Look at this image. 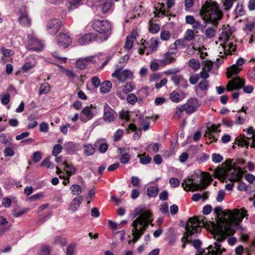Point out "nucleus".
Instances as JSON below:
<instances>
[{"instance_id": "f257e3e1", "label": "nucleus", "mask_w": 255, "mask_h": 255, "mask_svg": "<svg viewBox=\"0 0 255 255\" xmlns=\"http://www.w3.org/2000/svg\"><path fill=\"white\" fill-rule=\"evenodd\" d=\"M213 212L219 220L216 231L220 240H225L227 236L233 235L237 226L247 216V212L244 208L224 211L221 207L217 206Z\"/></svg>"}, {"instance_id": "f03ea898", "label": "nucleus", "mask_w": 255, "mask_h": 255, "mask_svg": "<svg viewBox=\"0 0 255 255\" xmlns=\"http://www.w3.org/2000/svg\"><path fill=\"white\" fill-rule=\"evenodd\" d=\"M134 213V217L138 216L131 224L133 228L131 231L133 236L132 241L135 243L143 234L148 225L150 224L153 226L152 222L153 219L151 212L148 210H145L141 207L135 208Z\"/></svg>"}, {"instance_id": "7ed1b4c3", "label": "nucleus", "mask_w": 255, "mask_h": 255, "mask_svg": "<svg viewBox=\"0 0 255 255\" xmlns=\"http://www.w3.org/2000/svg\"><path fill=\"white\" fill-rule=\"evenodd\" d=\"M200 15L204 22H209L217 25L223 17V13L218 4L212 0H207L200 10Z\"/></svg>"}, {"instance_id": "20e7f679", "label": "nucleus", "mask_w": 255, "mask_h": 255, "mask_svg": "<svg viewBox=\"0 0 255 255\" xmlns=\"http://www.w3.org/2000/svg\"><path fill=\"white\" fill-rule=\"evenodd\" d=\"M233 32V28L229 25L223 27V30L219 37V40L224 42L221 44L222 47L220 50L219 56V58L216 60V64L220 65L223 63L224 58L226 55H231L234 53L236 49V45L232 42L228 43V41L231 37Z\"/></svg>"}, {"instance_id": "39448f33", "label": "nucleus", "mask_w": 255, "mask_h": 255, "mask_svg": "<svg viewBox=\"0 0 255 255\" xmlns=\"http://www.w3.org/2000/svg\"><path fill=\"white\" fill-rule=\"evenodd\" d=\"M206 226L207 220L204 217H195L189 218L185 227L186 233L182 238V248H185L186 242L191 241L192 239L190 237L192 236L199 233L202 228Z\"/></svg>"}, {"instance_id": "423d86ee", "label": "nucleus", "mask_w": 255, "mask_h": 255, "mask_svg": "<svg viewBox=\"0 0 255 255\" xmlns=\"http://www.w3.org/2000/svg\"><path fill=\"white\" fill-rule=\"evenodd\" d=\"M92 27L98 32V36L100 42L107 40L111 33V24L106 20L95 19L92 22Z\"/></svg>"}, {"instance_id": "0eeeda50", "label": "nucleus", "mask_w": 255, "mask_h": 255, "mask_svg": "<svg viewBox=\"0 0 255 255\" xmlns=\"http://www.w3.org/2000/svg\"><path fill=\"white\" fill-rule=\"evenodd\" d=\"M203 181L201 184L193 183V181L189 178L185 179L182 183V187L186 191H192L201 190L205 189L208 186V182H210L212 180V178L210 174L207 172H203Z\"/></svg>"}, {"instance_id": "6e6552de", "label": "nucleus", "mask_w": 255, "mask_h": 255, "mask_svg": "<svg viewBox=\"0 0 255 255\" xmlns=\"http://www.w3.org/2000/svg\"><path fill=\"white\" fill-rule=\"evenodd\" d=\"M217 242L214 243V247L209 246L208 248L204 249L199 252V254L196 255H221L223 252H225L224 248L221 249L220 242L224 240H220V236L217 235Z\"/></svg>"}, {"instance_id": "1a4fd4ad", "label": "nucleus", "mask_w": 255, "mask_h": 255, "mask_svg": "<svg viewBox=\"0 0 255 255\" xmlns=\"http://www.w3.org/2000/svg\"><path fill=\"white\" fill-rule=\"evenodd\" d=\"M141 47L138 49V53L140 55L144 53V50L148 48L152 51L156 50L159 44L158 39L157 38H151L150 41H146L145 40H141Z\"/></svg>"}, {"instance_id": "9d476101", "label": "nucleus", "mask_w": 255, "mask_h": 255, "mask_svg": "<svg viewBox=\"0 0 255 255\" xmlns=\"http://www.w3.org/2000/svg\"><path fill=\"white\" fill-rule=\"evenodd\" d=\"M27 47L30 50L41 51L43 48V44L42 41L36 37L28 36Z\"/></svg>"}, {"instance_id": "9b49d317", "label": "nucleus", "mask_w": 255, "mask_h": 255, "mask_svg": "<svg viewBox=\"0 0 255 255\" xmlns=\"http://www.w3.org/2000/svg\"><path fill=\"white\" fill-rule=\"evenodd\" d=\"M59 47L65 48L68 47L72 42L71 38L66 33H60L55 39Z\"/></svg>"}, {"instance_id": "f8f14e48", "label": "nucleus", "mask_w": 255, "mask_h": 255, "mask_svg": "<svg viewBox=\"0 0 255 255\" xmlns=\"http://www.w3.org/2000/svg\"><path fill=\"white\" fill-rule=\"evenodd\" d=\"M244 63V60L242 58L238 59L236 63L232 65L231 67L228 68L227 77L228 79H231L234 76H236L241 71L242 68L240 66Z\"/></svg>"}, {"instance_id": "ddd939ff", "label": "nucleus", "mask_w": 255, "mask_h": 255, "mask_svg": "<svg viewBox=\"0 0 255 255\" xmlns=\"http://www.w3.org/2000/svg\"><path fill=\"white\" fill-rule=\"evenodd\" d=\"M201 105L200 102L197 98H190L184 104L186 113L190 114L196 111Z\"/></svg>"}, {"instance_id": "4468645a", "label": "nucleus", "mask_w": 255, "mask_h": 255, "mask_svg": "<svg viewBox=\"0 0 255 255\" xmlns=\"http://www.w3.org/2000/svg\"><path fill=\"white\" fill-rule=\"evenodd\" d=\"M93 41H97L98 42H100L99 40L98 34L91 32L82 35L78 39V43L81 45H84L88 44Z\"/></svg>"}, {"instance_id": "2eb2a0df", "label": "nucleus", "mask_w": 255, "mask_h": 255, "mask_svg": "<svg viewBox=\"0 0 255 255\" xmlns=\"http://www.w3.org/2000/svg\"><path fill=\"white\" fill-rule=\"evenodd\" d=\"M62 25L60 19L54 18L50 20L47 24V32L51 35L56 34L60 29Z\"/></svg>"}, {"instance_id": "dca6fc26", "label": "nucleus", "mask_w": 255, "mask_h": 255, "mask_svg": "<svg viewBox=\"0 0 255 255\" xmlns=\"http://www.w3.org/2000/svg\"><path fill=\"white\" fill-rule=\"evenodd\" d=\"M113 77H116L120 82H124L128 79H131L133 77L132 73L128 69L121 71L117 70L112 74Z\"/></svg>"}, {"instance_id": "f3484780", "label": "nucleus", "mask_w": 255, "mask_h": 255, "mask_svg": "<svg viewBox=\"0 0 255 255\" xmlns=\"http://www.w3.org/2000/svg\"><path fill=\"white\" fill-rule=\"evenodd\" d=\"M95 109L96 107L93 105L85 107L82 110V114L85 116V118L80 117L81 121L83 122H86L92 119L96 115L95 112L93 110Z\"/></svg>"}, {"instance_id": "a211bd4d", "label": "nucleus", "mask_w": 255, "mask_h": 255, "mask_svg": "<svg viewBox=\"0 0 255 255\" xmlns=\"http://www.w3.org/2000/svg\"><path fill=\"white\" fill-rule=\"evenodd\" d=\"M245 84V82L243 79L240 78L239 77H236L229 81L227 89L228 91H230L233 89H240Z\"/></svg>"}, {"instance_id": "6ab92c4d", "label": "nucleus", "mask_w": 255, "mask_h": 255, "mask_svg": "<svg viewBox=\"0 0 255 255\" xmlns=\"http://www.w3.org/2000/svg\"><path fill=\"white\" fill-rule=\"evenodd\" d=\"M218 128L219 126H216L214 124L212 125L210 127H207L204 136L208 137L209 139H213V140L216 141L218 139L215 134H218V132H220V130L218 129Z\"/></svg>"}, {"instance_id": "aec40b11", "label": "nucleus", "mask_w": 255, "mask_h": 255, "mask_svg": "<svg viewBox=\"0 0 255 255\" xmlns=\"http://www.w3.org/2000/svg\"><path fill=\"white\" fill-rule=\"evenodd\" d=\"M114 113L113 109L108 104L106 103L104 107L103 119L104 121L108 123L113 122L115 119Z\"/></svg>"}, {"instance_id": "412c9836", "label": "nucleus", "mask_w": 255, "mask_h": 255, "mask_svg": "<svg viewBox=\"0 0 255 255\" xmlns=\"http://www.w3.org/2000/svg\"><path fill=\"white\" fill-rule=\"evenodd\" d=\"M20 15L18 18V21L20 24L23 26H28L31 24V19L28 16L27 12L25 8H22L19 10Z\"/></svg>"}, {"instance_id": "4be33fe9", "label": "nucleus", "mask_w": 255, "mask_h": 255, "mask_svg": "<svg viewBox=\"0 0 255 255\" xmlns=\"http://www.w3.org/2000/svg\"><path fill=\"white\" fill-rule=\"evenodd\" d=\"M171 80L175 86L186 88L187 86V82L181 75L173 74L171 77Z\"/></svg>"}, {"instance_id": "5701e85b", "label": "nucleus", "mask_w": 255, "mask_h": 255, "mask_svg": "<svg viewBox=\"0 0 255 255\" xmlns=\"http://www.w3.org/2000/svg\"><path fill=\"white\" fill-rule=\"evenodd\" d=\"M243 171L241 167H238L234 169V170L230 174L229 180L232 182L238 181L243 177Z\"/></svg>"}, {"instance_id": "b1692460", "label": "nucleus", "mask_w": 255, "mask_h": 255, "mask_svg": "<svg viewBox=\"0 0 255 255\" xmlns=\"http://www.w3.org/2000/svg\"><path fill=\"white\" fill-rule=\"evenodd\" d=\"M119 0H103L101 3V10L103 13H106L111 11L113 8L114 1Z\"/></svg>"}, {"instance_id": "393cba45", "label": "nucleus", "mask_w": 255, "mask_h": 255, "mask_svg": "<svg viewBox=\"0 0 255 255\" xmlns=\"http://www.w3.org/2000/svg\"><path fill=\"white\" fill-rule=\"evenodd\" d=\"M93 58L94 56H91L85 58L79 59L76 61V66L80 69H84L92 61Z\"/></svg>"}, {"instance_id": "a878e982", "label": "nucleus", "mask_w": 255, "mask_h": 255, "mask_svg": "<svg viewBox=\"0 0 255 255\" xmlns=\"http://www.w3.org/2000/svg\"><path fill=\"white\" fill-rule=\"evenodd\" d=\"M154 13L155 14V16L159 17L160 15H166L165 7L163 3H158L156 6H154Z\"/></svg>"}, {"instance_id": "bb28decb", "label": "nucleus", "mask_w": 255, "mask_h": 255, "mask_svg": "<svg viewBox=\"0 0 255 255\" xmlns=\"http://www.w3.org/2000/svg\"><path fill=\"white\" fill-rule=\"evenodd\" d=\"M176 54V52H167L164 54L162 63L165 65L169 64L175 60L173 55Z\"/></svg>"}, {"instance_id": "cd10ccee", "label": "nucleus", "mask_w": 255, "mask_h": 255, "mask_svg": "<svg viewBox=\"0 0 255 255\" xmlns=\"http://www.w3.org/2000/svg\"><path fill=\"white\" fill-rule=\"evenodd\" d=\"M82 201V197L78 196L74 198L70 204V209L74 212L79 207L81 202Z\"/></svg>"}, {"instance_id": "c85d7f7f", "label": "nucleus", "mask_w": 255, "mask_h": 255, "mask_svg": "<svg viewBox=\"0 0 255 255\" xmlns=\"http://www.w3.org/2000/svg\"><path fill=\"white\" fill-rule=\"evenodd\" d=\"M64 170L68 176H71L76 173L77 169L72 165L68 164L66 162H63Z\"/></svg>"}, {"instance_id": "c756f323", "label": "nucleus", "mask_w": 255, "mask_h": 255, "mask_svg": "<svg viewBox=\"0 0 255 255\" xmlns=\"http://www.w3.org/2000/svg\"><path fill=\"white\" fill-rule=\"evenodd\" d=\"M64 149L68 153H71L77 149V145L73 142L69 141L64 144Z\"/></svg>"}, {"instance_id": "7c9ffc66", "label": "nucleus", "mask_w": 255, "mask_h": 255, "mask_svg": "<svg viewBox=\"0 0 255 255\" xmlns=\"http://www.w3.org/2000/svg\"><path fill=\"white\" fill-rule=\"evenodd\" d=\"M139 125L142 127L144 131L148 130L150 127L149 118L140 117L139 119Z\"/></svg>"}, {"instance_id": "2f4dec72", "label": "nucleus", "mask_w": 255, "mask_h": 255, "mask_svg": "<svg viewBox=\"0 0 255 255\" xmlns=\"http://www.w3.org/2000/svg\"><path fill=\"white\" fill-rule=\"evenodd\" d=\"M112 87V83L108 81H105L101 84L100 92L103 94L109 92Z\"/></svg>"}, {"instance_id": "473e14b6", "label": "nucleus", "mask_w": 255, "mask_h": 255, "mask_svg": "<svg viewBox=\"0 0 255 255\" xmlns=\"http://www.w3.org/2000/svg\"><path fill=\"white\" fill-rule=\"evenodd\" d=\"M196 88H199L201 91L204 92V94L206 93V91H207L209 88V82L207 80H203L201 81L199 84L197 85Z\"/></svg>"}, {"instance_id": "72a5a7b5", "label": "nucleus", "mask_w": 255, "mask_h": 255, "mask_svg": "<svg viewBox=\"0 0 255 255\" xmlns=\"http://www.w3.org/2000/svg\"><path fill=\"white\" fill-rule=\"evenodd\" d=\"M169 98L172 102L175 103H179L182 100L180 94L176 91H173L170 94Z\"/></svg>"}, {"instance_id": "f704fd0d", "label": "nucleus", "mask_w": 255, "mask_h": 255, "mask_svg": "<svg viewBox=\"0 0 255 255\" xmlns=\"http://www.w3.org/2000/svg\"><path fill=\"white\" fill-rule=\"evenodd\" d=\"M137 157L140 158L139 161L142 164H147L151 161V158L148 155H146L145 153L138 154Z\"/></svg>"}, {"instance_id": "c9c22d12", "label": "nucleus", "mask_w": 255, "mask_h": 255, "mask_svg": "<svg viewBox=\"0 0 255 255\" xmlns=\"http://www.w3.org/2000/svg\"><path fill=\"white\" fill-rule=\"evenodd\" d=\"M84 152L87 156H90L95 153V148L90 144H86L84 146Z\"/></svg>"}, {"instance_id": "e433bc0d", "label": "nucleus", "mask_w": 255, "mask_h": 255, "mask_svg": "<svg viewBox=\"0 0 255 255\" xmlns=\"http://www.w3.org/2000/svg\"><path fill=\"white\" fill-rule=\"evenodd\" d=\"M158 188L156 186L149 187L147 190V194L150 197H155L158 192Z\"/></svg>"}, {"instance_id": "4c0bfd02", "label": "nucleus", "mask_w": 255, "mask_h": 255, "mask_svg": "<svg viewBox=\"0 0 255 255\" xmlns=\"http://www.w3.org/2000/svg\"><path fill=\"white\" fill-rule=\"evenodd\" d=\"M50 90L49 84L47 82H44L41 84L39 88V94L42 95L47 94Z\"/></svg>"}, {"instance_id": "58836bf2", "label": "nucleus", "mask_w": 255, "mask_h": 255, "mask_svg": "<svg viewBox=\"0 0 255 255\" xmlns=\"http://www.w3.org/2000/svg\"><path fill=\"white\" fill-rule=\"evenodd\" d=\"M195 38V33L193 30L188 29L184 35V39L186 41H191Z\"/></svg>"}, {"instance_id": "ea45409f", "label": "nucleus", "mask_w": 255, "mask_h": 255, "mask_svg": "<svg viewBox=\"0 0 255 255\" xmlns=\"http://www.w3.org/2000/svg\"><path fill=\"white\" fill-rule=\"evenodd\" d=\"M189 66L194 70H197L200 68V64L198 60L195 59H190L188 62Z\"/></svg>"}, {"instance_id": "a19ab883", "label": "nucleus", "mask_w": 255, "mask_h": 255, "mask_svg": "<svg viewBox=\"0 0 255 255\" xmlns=\"http://www.w3.org/2000/svg\"><path fill=\"white\" fill-rule=\"evenodd\" d=\"M70 190L74 195H78L82 192L81 186L77 184H73L70 187Z\"/></svg>"}, {"instance_id": "79ce46f5", "label": "nucleus", "mask_w": 255, "mask_h": 255, "mask_svg": "<svg viewBox=\"0 0 255 255\" xmlns=\"http://www.w3.org/2000/svg\"><path fill=\"white\" fill-rule=\"evenodd\" d=\"M216 30L212 27H208L205 30V35L207 38H212L215 35Z\"/></svg>"}, {"instance_id": "37998d69", "label": "nucleus", "mask_w": 255, "mask_h": 255, "mask_svg": "<svg viewBox=\"0 0 255 255\" xmlns=\"http://www.w3.org/2000/svg\"><path fill=\"white\" fill-rule=\"evenodd\" d=\"M234 123L236 125H243L246 123V118L242 117L240 114L238 113L235 116Z\"/></svg>"}, {"instance_id": "c03bdc74", "label": "nucleus", "mask_w": 255, "mask_h": 255, "mask_svg": "<svg viewBox=\"0 0 255 255\" xmlns=\"http://www.w3.org/2000/svg\"><path fill=\"white\" fill-rule=\"evenodd\" d=\"M175 42L178 49H182L187 45L186 40L184 38L178 39Z\"/></svg>"}, {"instance_id": "a18cd8bd", "label": "nucleus", "mask_w": 255, "mask_h": 255, "mask_svg": "<svg viewBox=\"0 0 255 255\" xmlns=\"http://www.w3.org/2000/svg\"><path fill=\"white\" fill-rule=\"evenodd\" d=\"M133 84L131 82L127 83L123 88V91L124 93L127 94L133 90Z\"/></svg>"}, {"instance_id": "49530a36", "label": "nucleus", "mask_w": 255, "mask_h": 255, "mask_svg": "<svg viewBox=\"0 0 255 255\" xmlns=\"http://www.w3.org/2000/svg\"><path fill=\"white\" fill-rule=\"evenodd\" d=\"M102 140H99L97 141V143H99V151L102 153H105L106 152V151L108 149V144L107 143L104 142H101Z\"/></svg>"}, {"instance_id": "de8ad7c7", "label": "nucleus", "mask_w": 255, "mask_h": 255, "mask_svg": "<svg viewBox=\"0 0 255 255\" xmlns=\"http://www.w3.org/2000/svg\"><path fill=\"white\" fill-rule=\"evenodd\" d=\"M193 0H185L184 6L185 10L187 11H190L192 10V8L194 5Z\"/></svg>"}, {"instance_id": "09e8293b", "label": "nucleus", "mask_w": 255, "mask_h": 255, "mask_svg": "<svg viewBox=\"0 0 255 255\" xmlns=\"http://www.w3.org/2000/svg\"><path fill=\"white\" fill-rule=\"evenodd\" d=\"M234 0H224L223 1V4L224 7V9L225 10H230L233 4Z\"/></svg>"}, {"instance_id": "8fccbe9b", "label": "nucleus", "mask_w": 255, "mask_h": 255, "mask_svg": "<svg viewBox=\"0 0 255 255\" xmlns=\"http://www.w3.org/2000/svg\"><path fill=\"white\" fill-rule=\"evenodd\" d=\"M128 103L131 105H134L137 101V97L133 94H129L127 97Z\"/></svg>"}, {"instance_id": "3c124183", "label": "nucleus", "mask_w": 255, "mask_h": 255, "mask_svg": "<svg viewBox=\"0 0 255 255\" xmlns=\"http://www.w3.org/2000/svg\"><path fill=\"white\" fill-rule=\"evenodd\" d=\"M62 149V147L60 144H57L55 145L53 148L52 155L54 156H57L61 152Z\"/></svg>"}, {"instance_id": "603ef678", "label": "nucleus", "mask_w": 255, "mask_h": 255, "mask_svg": "<svg viewBox=\"0 0 255 255\" xmlns=\"http://www.w3.org/2000/svg\"><path fill=\"white\" fill-rule=\"evenodd\" d=\"M133 40L131 37H127L125 42V48L127 50H130L133 46Z\"/></svg>"}, {"instance_id": "864d4df0", "label": "nucleus", "mask_w": 255, "mask_h": 255, "mask_svg": "<svg viewBox=\"0 0 255 255\" xmlns=\"http://www.w3.org/2000/svg\"><path fill=\"white\" fill-rule=\"evenodd\" d=\"M212 160L214 163H220L223 160V157L219 153H213Z\"/></svg>"}, {"instance_id": "5fc2aeb1", "label": "nucleus", "mask_w": 255, "mask_h": 255, "mask_svg": "<svg viewBox=\"0 0 255 255\" xmlns=\"http://www.w3.org/2000/svg\"><path fill=\"white\" fill-rule=\"evenodd\" d=\"M235 12L238 15H242L244 14L243 6L242 3L238 2L237 4Z\"/></svg>"}, {"instance_id": "6e6d98bb", "label": "nucleus", "mask_w": 255, "mask_h": 255, "mask_svg": "<svg viewBox=\"0 0 255 255\" xmlns=\"http://www.w3.org/2000/svg\"><path fill=\"white\" fill-rule=\"evenodd\" d=\"M39 255H50V249L47 246H42L40 250Z\"/></svg>"}, {"instance_id": "4d7b16f0", "label": "nucleus", "mask_w": 255, "mask_h": 255, "mask_svg": "<svg viewBox=\"0 0 255 255\" xmlns=\"http://www.w3.org/2000/svg\"><path fill=\"white\" fill-rule=\"evenodd\" d=\"M159 30V26L158 24L156 23L150 24V26L149 27V31L150 33L155 34L157 33Z\"/></svg>"}, {"instance_id": "13d9d810", "label": "nucleus", "mask_w": 255, "mask_h": 255, "mask_svg": "<svg viewBox=\"0 0 255 255\" xmlns=\"http://www.w3.org/2000/svg\"><path fill=\"white\" fill-rule=\"evenodd\" d=\"M209 158V155L205 153H202L197 157V160L199 163H203L206 161Z\"/></svg>"}, {"instance_id": "bf43d9fd", "label": "nucleus", "mask_w": 255, "mask_h": 255, "mask_svg": "<svg viewBox=\"0 0 255 255\" xmlns=\"http://www.w3.org/2000/svg\"><path fill=\"white\" fill-rule=\"evenodd\" d=\"M119 117L121 120H125L126 122L128 121L129 119V116L128 112L125 111L124 110L120 112L119 114Z\"/></svg>"}, {"instance_id": "052dcab7", "label": "nucleus", "mask_w": 255, "mask_h": 255, "mask_svg": "<svg viewBox=\"0 0 255 255\" xmlns=\"http://www.w3.org/2000/svg\"><path fill=\"white\" fill-rule=\"evenodd\" d=\"M169 182L170 183L171 187H172L173 188L177 187L180 185V181L176 178L173 177V178H170L169 179Z\"/></svg>"}, {"instance_id": "680f3d73", "label": "nucleus", "mask_w": 255, "mask_h": 255, "mask_svg": "<svg viewBox=\"0 0 255 255\" xmlns=\"http://www.w3.org/2000/svg\"><path fill=\"white\" fill-rule=\"evenodd\" d=\"M129 154L128 153L126 152L121 155L120 161L123 164H126L129 161Z\"/></svg>"}, {"instance_id": "e2e57ef3", "label": "nucleus", "mask_w": 255, "mask_h": 255, "mask_svg": "<svg viewBox=\"0 0 255 255\" xmlns=\"http://www.w3.org/2000/svg\"><path fill=\"white\" fill-rule=\"evenodd\" d=\"M160 36L161 40L167 41L169 39L170 34L169 31L166 30H163L161 31Z\"/></svg>"}, {"instance_id": "0e129e2a", "label": "nucleus", "mask_w": 255, "mask_h": 255, "mask_svg": "<svg viewBox=\"0 0 255 255\" xmlns=\"http://www.w3.org/2000/svg\"><path fill=\"white\" fill-rule=\"evenodd\" d=\"M11 200L8 197H4L2 201V205L5 208H9L11 205Z\"/></svg>"}, {"instance_id": "69168bd1", "label": "nucleus", "mask_w": 255, "mask_h": 255, "mask_svg": "<svg viewBox=\"0 0 255 255\" xmlns=\"http://www.w3.org/2000/svg\"><path fill=\"white\" fill-rule=\"evenodd\" d=\"M81 0H69L71 8H77L80 5Z\"/></svg>"}, {"instance_id": "338daca9", "label": "nucleus", "mask_w": 255, "mask_h": 255, "mask_svg": "<svg viewBox=\"0 0 255 255\" xmlns=\"http://www.w3.org/2000/svg\"><path fill=\"white\" fill-rule=\"evenodd\" d=\"M91 82L93 86L96 88H98L100 85H101L100 80L97 76L93 77L92 78Z\"/></svg>"}, {"instance_id": "774afa93", "label": "nucleus", "mask_w": 255, "mask_h": 255, "mask_svg": "<svg viewBox=\"0 0 255 255\" xmlns=\"http://www.w3.org/2000/svg\"><path fill=\"white\" fill-rule=\"evenodd\" d=\"M225 192L223 190H220L218 191V195L216 198V200L218 202H222L225 197Z\"/></svg>"}]
</instances>
